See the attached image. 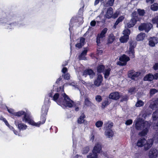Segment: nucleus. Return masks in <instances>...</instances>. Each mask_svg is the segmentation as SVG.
I'll return each mask as SVG.
<instances>
[{
	"instance_id": "1",
	"label": "nucleus",
	"mask_w": 158,
	"mask_h": 158,
	"mask_svg": "<svg viewBox=\"0 0 158 158\" xmlns=\"http://www.w3.org/2000/svg\"><path fill=\"white\" fill-rule=\"evenodd\" d=\"M61 91L62 96L59 97V93L55 94L53 97V100L61 106H63L69 108L72 107L73 106L74 102L71 100L69 97L65 93L63 88L59 87L57 89V91L59 92Z\"/></svg>"
},
{
	"instance_id": "2",
	"label": "nucleus",
	"mask_w": 158,
	"mask_h": 158,
	"mask_svg": "<svg viewBox=\"0 0 158 158\" xmlns=\"http://www.w3.org/2000/svg\"><path fill=\"white\" fill-rule=\"evenodd\" d=\"M102 149L101 144L100 143H97L94 147L93 153H90L87 156V158H98L97 153H100Z\"/></svg>"
},
{
	"instance_id": "3",
	"label": "nucleus",
	"mask_w": 158,
	"mask_h": 158,
	"mask_svg": "<svg viewBox=\"0 0 158 158\" xmlns=\"http://www.w3.org/2000/svg\"><path fill=\"white\" fill-rule=\"evenodd\" d=\"M48 108L46 105H43L41 110V115L40 116V121L39 122V125L45 123L46 118V115L47 114Z\"/></svg>"
},
{
	"instance_id": "4",
	"label": "nucleus",
	"mask_w": 158,
	"mask_h": 158,
	"mask_svg": "<svg viewBox=\"0 0 158 158\" xmlns=\"http://www.w3.org/2000/svg\"><path fill=\"white\" fill-rule=\"evenodd\" d=\"M131 33V31L129 29H127L124 30L123 31V36H121L119 40L121 43H127L129 39V35Z\"/></svg>"
},
{
	"instance_id": "5",
	"label": "nucleus",
	"mask_w": 158,
	"mask_h": 158,
	"mask_svg": "<svg viewBox=\"0 0 158 158\" xmlns=\"http://www.w3.org/2000/svg\"><path fill=\"white\" fill-rule=\"evenodd\" d=\"M108 30L107 28H104L101 31L100 33L98 34L96 37V43L98 46H99L101 43V39L106 37V34Z\"/></svg>"
},
{
	"instance_id": "6",
	"label": "nucleus",
	"mask_w": 158,
	"mask_h": 158,
	"mask_svg": "<svg viewBox=\"0 0 158 158\" xmlns=\"http://www.w3.org/2000/svg\"><path fill=\"white\" fill-rule=\"evenodd\" d=\"M146 125H148L146 122H144L142 118H139L135 123V127L137 130H141L145 127Z\"/></svg>"
},
{
	"instance_id": "7",
	"label": "nucleus",
	"mask_w": 158,
	"mask_h": 158,
	"mask_svg": "<svg viewBox=\"0 0 158 158\" xmlns=\"http://www.w3.org/2000/svg\"><path fill=\"white\" fill-rule=\"evenodd\" d=\"M130 59L129 57L125 54H123L119 58L120 61L117 62V64L121 66L126 65L127 64V62L129 61Z\"/></svg>"
},
{
	"instance_id": "8",
	"label": "nucleus",
	"mask_w": 158,
	"mask_h": 158,
	"mask_svg": "<svg viewBox=\"0 0 158 158\" xmlns=\"http://www.w3.org/2000/svg\"><path fill=\"white\" fill-rule=\"evenodd\" d=\"M152 25L150 23H141L138 27L139 30L140 31L144 30L146 32H148L151 30Z\"/></svg>"
},
{
	"instance_id": "9",
	"label": "nucleus",
	"mask_w": 158,
	"mask_h": 158,
	"mask_svg": "<svg viewBox=\"0 0 158 158\" xmlns=\"http://www.w3.org/2000/svg\"><path fill=\"white\" fill-rule=\"evenodd\" d=\"M136 43L135 42L133 41H130V47L128 52L129 56L131 58L135 57V50L134 48L136 47Z\"/></svg>"
},
{
	"instance_id": "10",
	"label": "nucleus",
	"mask_w": 158,
	"mask_h": 158,
	"mask_svg": "<svg viewBox=\"0 0 158 158\" xmlns=\"http://www.w3.org/2000/svg\"><path fill=\"white\" fill-rule=\"evenodd\" d=\"M141 74L140 72H136L133 70H131L128 72V77L133 80H135V78L138 77Z\"/></svg>"
},
{
	"instance_id": "11",
	"label": "nucleus",
	"mask_w": 158,
	"mask_h": 158,
	"mask_svg": "<svg viewBox=\"0 0 158 158\" xmlns=\"http://www.w3.org/2000/svg\"><path fill=\"white\" fill-rule=\"evenodd\" d=\"M15 124L20 130H25L27 127L26 125L22 123V121L21 120H15Z\"/></svg>"
},
{
	"instance_id": "12",
	"label": "nucleus",
	"mask_w": 158,
	"mask_h": 158,
	"mask_svg": "<svg viewBox=\"0 0 158 158\" xmlns=\"http://www.w3.org/2000/svg\"><path fill=\"white\" fill-rule=\"evenodd\" d=\"M148 44L151 47H154L156 44L158 43V38L155 37H150L148 39Z\"/></svg>"
},
{
	"instance_id": "13",
	"label": "nucleus",
	"mask_w": 158,
	"mask_h": 158,
	"mask_svg": "<svg viewBox=\"0 0 158 158\" xmlns=\"http://www.w3.org/2000/svg\"><path fill=\"white\" fill-rule=\"evenodd\" d=\"M83 75L85 77L88 75L90 78H93L95 75V73L91 69H87L84 70Z\"/></svg>"
},
{
	"instance_id": "14",
	"label": "nucleus",
	"mask_w": 158,
	"mask_h": 158,
	"mask_svg": "<svg viewBox=\"0 0 158 158\" xmlns=\"http://www.w3.org/2000/svg\"><path fill=\"white\" fill-rule=\"evenodd\" d=\"M103 80V77L101 74H98L97 78L95 80L94 84L97 86H99L101 85Z\"/></svg>"
},
{
	"instance_id": "15",
	"label": "nucleus",
	"mask_w": 158,
	"mask_h": 158,
	"mask_svg": "<svg viewBox=\"0 0 158 158\" xmlns=\"http://www.w3.org/2000/svg\"><path fill=\"white\" fill-rule=\"evenodd\" d=\"M158 155V151L155 149L152 148L149 153V158H156Z\"/></svg>"
},
{
	"instance_id": "16",
	"label": "nucleus",
	"mask_w": 158,
	"mask_h": 158,
	"mask_svg": "<svg viewBox=\"0 0 158 158\" xmlns=\"http://www.w3.org/2000/svg\"><path fill=\"white\" fill-rule=\"evenodd\" d=\"M120 97L119 93L117 92L111 93L109 96V98L114 100H118L119 98Z\"/></svg>"
},
{
	"instance_id": "17",
	"label": "nucleus",
	"mask_w": 158,
	"mask_h": 158,
	"mask_svg": "<svg viewBox=\"0 0 158 158\" xmlns=\"http://www.w3.org/2000/svg\"><path fill=\"white\" fill-rule=\"evenodd\" d=\"M153 141L152 139H148L146 142V143L144 144V149L145 151L148 150L152 146L153 144Z\"/></svg>"
},
{
	"instance_id": "18",
	"label": "nucleus",
	"mask_w": 158,
	"mask_h": 158,
	"mask_svg": "<svg viewBox=\"0 0 158 158\" xmlns=\"http://www.w3.org/2000/svg\"><path fill=\"white\" fill-rule=\"evenodd\" d=\"M113 123L112 122H110L108 121V122L104 123V129L106 130H111L113 126Z\"/></svg>"
},
{
	"instance_id": "19",
	"label": "nucleus",
	"mask_w": 158,
	"mask_h": 158,
	"mask_svg": "<svg viewBox=\"0 0 158 158\" xmlns=\"http://www.w3.org/2000/svg\"><path fill=\"white\" fill-rule=\"evenodd\" d=\"M146 141V140L144 138H141L139 139L137 143V146L139 147H143Z\"/></svg>"
},
{
	"instance_id": "20",
	"label": "nucleus",
	"mask_w": 158,
	"mask_h": 158,
	"mask_svg": "<svg viewBox=\"0 0 158 158\" xmlns=\"http://www.w3.org/2000/svg\"><path fill=\"white\" fill-rule=\"evenodd\" d=\"M85 39L83 37L80 38V42L77 43L75 45V46L78 48H81L85 44Z\"/></svg>"
},
{
	"instance_id": "21",
	"label": "nucleus",
	"mask_w": 158,
	"mask_h": 158,
	"mask_svg": "<svg viewBox=\"0 0 158 158\" xmlns=\"http://www.w3.org/2000/svg\"><path fill=\"white\" fill-rule=\"evenodd\" d=\"M137 22V20H135L134 19H131L127 23V26L128 28L127 29L133 27L136 24Z\"/></svg>"
},
{
	"instance_id": "22",
	"label": "nucleus",
	"mask_w": 158,
	"mask_h": 158,
	"mask_svg": "<svg viewBox=\"0 0 158 158\" xmlns=\"http://www.w3.org/2000/svg\"><path fill=\"white\" fill-rule=\"evenodd\" d=\"M113 9L111 7H110L107 9L106 14V16L108 19H110L112 16Z\"/></svg>"
},
{
	"instance_id": "23",
	"label": "nucleus",
	"mask_w": 158,
	"mask_h": 158,
	"mask_svg": "<svg viewBox=\"0 0 158 158\" xmlns=\"http://www.w3.org/2000/svg\"><path fill=\"white\" fill-rule=\"evenodd\" d=\"M150 107L153 110L158 108V98L153 101L152 103L150 104Z\"/></svg>"
},
{
	"instance_id": "24",
	"label": "nucleus",
	"mask_w": 158,
	"mask_h": 158,
	"mask_svg": "<svg viewBox=\"0 0 158 158\" xmlns=\"http://www.w3.org/2000/svg\"><path fill=\"white\" fill-rule=\"evenodd\" d=\"M105 66L103 64H98L97 67V72L98 73H101L104 71Z\"/></svg>"
},
{
	"instance_id": "25",
	"label": "nucleus",
	"mask_w": 158,
	"mask_h": 158,
	"mask_svg": "<svg viewBox=\"0 0 158 158\" xmlns=\"http://www.w3.org/2000/svg\"><path fill=\"white\" fill-rule=\"evenodd\" d=\"M115 40V37L113 34H110L108 36L107 40V44H110L112 43Z\"/></svg>"
},
{
	"instance_id": "26",
	"label": "nucleus",
	"mask_w": 158,
	"mask_h": 158,
	"mask_svg": "<svg viewBox=\"0 0 158 158\" xmlns=\"http://www.w3.org/2000/svg\"><path fill=\"white\" fill-rule=\"evenodd\" d=\"M153 75L152 73H149L146 75L143 78L144 81H151L153 80Z\"/></svg>"
},
{
	"instance_id": "27",
	"label": "nucleus",
	"mask_w": 158,
	"mask_h": 158,
	"mask_svg": "<svg viewBox=\"0 0 158 158\" xmlns=\"http://www.w3.org/2000/svg\"><path fill=\"white\" fill-rule=\"evenodd\" d=\"M110 103L111 102H110L109 100V99L107 98H106V99L102 102L101 106L102 108V109H105V108L109 105Z\"/></svg>"
},
{
	"instance_id": "28",
	"label": "nucleus",
	"mask_w": 158,
	"mask_h": 158,
	"mask_svg": "<svg viewBox=\"0 0 158 158\" xmlns=\"http://www.w3.org/2000/svg\"><path fill=\"white\" fill-rule=\"evenodd\" d=\"M145 36V33L141 32L137 35L136 40L138 41H142L144 39Z\"/></svg>"
},
{
	"instance_id": "29",
	"label": "nucleus",
	"mask_w": 158,
	"mask_h": 158,
	"mask_svg": "<svg viewBox=\"0 0 158 158\" xmlns=\"http://www.w3.org/2000/svg\"><path fill=\"white\" fill-rule=\"evenodd\" d=\"M85 118V116L84 114V113H82L77 119V123L80 124L83 123L85 121L84 118Z\"/></svg>"
},
{
	"instance_id": "30",
	"label": "nucleus",
	"mask_w": 158,
	"mask_h": 158,
	"mask_svg": "<svg viewBox=\"0 0 158 158\" xmlns=\"http://www.w3.org/2000/svg\"><path fill=\"white\" fill-rule=\"evenodd\" d=\"M87 50H84L79 56L80 60H84L85 59V56L86 55Z\"/></svg>"
},
{
	"instance_id": "31",
	"label": "nucleus",
	"mask_w": 158,
	"mask_h": 158,
	"mask_svg": "<svg viewBox=\"0 0 158 158\" xmlns=\"http://www.w3.org/2000/svg\"><path fill=\"white\" fill-rule=\"evenodd\" d=\"M105 133L106 135L107 136V137L109 138L112 137L114 135V133L112 129L106 130Z\"/></svg>"
},
{
	"instance_id": "32",
	"label": "nucleus",
	"mask_w": 158,
	"mask_h": 158,
	"mask_svg": "<svg viewBox=\"0 0 158 158\" xmlns=\"http://www.w3.org/2000/svg\"><path fill=\"white\" fill-rule=\"evenodd\" d=\"M148 131V127H146L142 131L139 133V135L141 136H143L147 135Z\"/></svg>"
},
{
	"instance_id": "33",
	"label": "nucleus",
	"mask_w": 158,
	"mask_h": 158,
	"mask_svg": "<svg viewBox=\"0 0 158 158\" xmlns=\"http://www.w3.org/2000/svg\"><path fill=\"white\" fill-rule=\"evenodd\" d=\"M111 70L110 68H109L107 69H106L105 70H104V74L105 78H107L109 76Z\"/></svg>"
},
{
	"instance_id": "34",
	"label": "nucleus",
	"mask_w": 158,
	"mask_h": 158,
	"mask_svg": "<svg viewBox=\"0 0 158 158\" xmlns=\"http://www.w3.org/2000/svg\"><path fill=\"white\" fill-rule=\"evenodd\" d=\"M92 104V103L89 100V99L87 97H86L85 98V101H84V105L85 106H90Z\"/></svg>"
},
{
	"instance_id": "35",
	"label": "nucleus",
	"mask_w": 158,
	"mask_h": 158,
	"mask_svg": "<svg viewBox=\"0 0 158 158\" xmlns=\"http://www.w3.org/2000/svg\"><path fill=\"white\" fill-rule=\"evenodd\" d=\"M151 9L153 11H156L158 10V3H155L151 6Z\"/></svg>"
},
{
	"instance_id": "36",
	"label": "nucleus",
	"mask_w": 158,
	"mask_h": 158,
	"mask_svg": "<svg viewBox=\"0 0 158 158\" xmlns=\"http://www.w3.org/2000/svg\"><path fill=\"white\" fill-rule=\"evenodd\" d=\"M25 113L24 111L22 110L19 111L17 112H15L14 113V116H15L20 117L23 115Z\"/></svg>"
},
{
	"instance_id": "37",
	"label": "nucleus",
	"mask_w": 158,
	"mask_h": 158,
	"mask_svg": "<svg viewBox=\"0 0 158 158\" xmlns=\"http://www.w3.org/2000/svg\"><path fill=\"white\" fill-rule=\"evenodd\" d=\"M138 13L137 14V12L135 11L133 12L132 14V18L131 19H134L135 20H137V21L138 19Z\"/></svg>"
},
{
	"instance_id": "38",
	"label": "nucleus",
	"mask_w": 158,
	"mask_h": 158,
	"mask_svg": "<svg viewBox=\"0 0 158 158\" xmlns=\"http://www.w3.org/2000/svg\"><path fill=\"white\" fill-rule=\"evenodd\" d=\"M89 151V146H87L83 148L82 152L83 154L87 153Z\"/></svg>"
},
{
	"instance_id": "39",
	"label": "nucleus",
	"mask_w": 158,
	"mask_h": 158,
	"mask_svg": "<svg viewBox=\"0 0 158 158\" xmlns=\"http://www.w3.org/2000/svg\"><path fill=\"white\" fill-rule=\"evenodd\" d=\"M115 0H108L105 4V6H112L114 4Z\"/></svg>"
},
{
	"instance_id": "40",
	"label": "nucleus",
	"mask_w": 158,
	"mask_h": 158,
	"mask_svg": "<svg viewBox=\"0 0 158 158\" xmlns=\"http://www.w3.org/2000/svg\"><path fill=\"white\" fill-rule=\"evenodd\" d=\"M137 11L138 14L140 16H143L145 13L144 10L140 9H138L137 10Z\"/></svg>"
},
{
	"instance_id": "41",
	"label": "nucleus",
	"mask_w": 158,
	"mask_h": 158,
	"mask_svg": "<svg viewBox=\"0 0 158 158\" xmlns=\"http://www.w3.org/2000/svg\"><path fill=\"white\" fill-rule=\"evenodd\" d=\"M29 124L33 126H39V125L38 124H37L33 120L31 119L30 118L28 120L27 122Z\"/></svg>"
},
{
	"instance_id": "42",
	"label": "nucleus",
	"mask_w": 158,
	"mask_h": 158,
	"mask_svg": "<svg viewBox=\"0 0 158 158\" xmlns=\"http://www.w3.org/2000/svg\"><path fill=\"white\" fill-rule=\"evenodd\" d=\"M144 102L141 100H139L135 104V106L137 107H140L144 105Z\"/></svg>"
},
{
	"instance_id": "43",
	"label": "nucleus",
	"mask_w": 158,
	"mask_h": 158,
	"mask_svg": "<svg viewBox=\"0 0 158 158\" xmlns=\"http://www.w3.org/2000/svg\"><path fill=\"white\" fill-rule=\"evenodd\" d=\"M103 122L102 121H98L95 123L96 126L98 128L101 127L103 124Z\"/></svg>"
},
{
	"instance_id": "44",
	"label": "nucleus",
	"mask_w": 158,
	"mask_h": 158,
	"mask_svg": "<svg viewBox=\"0 0 158 158\" xmlns=\"http://www.w3.org/2000/svg\"><path fill=\"white\" fill-rule=\"evenodd\" d=\"M24 116L23 118V120H25L26 122H27L30 118L29 116L27 114V113L25 112V113L23 114Z\"/></svg>"
},
{
	"instance_id": "45",
	"label": "nucleus",
	"mask_w": 158,
	"mask_h": 158,
	"mask_svg": "<svg viewBox=\"0 0 158 158\" xmlns=\"http://www.w3.org/2000/svg\"><path fill=\"white\" fill-rule=\"evenodd\" d=\"M153 119L154 120H156L158 118V111L156 110L153 112L152 115Z\"/></svg>"
},
{
	"instance_id": "46",
	"label": "nucleus",
	"mask_w": 158,
	"mask_h": 158,
	"mask_svg": "<svg viewBox=\"0 0 158 158\" xmlns=\"http://www.w3.org/2000/svg\"><path fill=\"white\" fill-rule=\"evenodd\" d=\"M124 17L123 16H120L117 19L116 21V23H118V24H119L120 22H122L124 19Z\"/></svg>"
},
{
	"instance_id": "47",
	"label": "nucleus",
	"mask_w": 158,
	"mask_h": 158,
	"mask_svg": "<svg viewBox=\"0 0 158 158\" xmlns=\"http://www.w3.org/2000/svg\"><path fill=\"white\" fill-rule=\"evenodd\" d=\"M95 99L98 102H100L102 100V97L100 95H97L95 97Z\"/></svg>"
},
{
	"instance_id": "48",
	"label": "nucleus",
	"mask_w": 158,
	"mask_h": 158,
	"mask_svg": "<svg viewBox=\"0 0 158 158\" xmlns=\"http://www.w3.org/2000/svg\"><path fill=\"white\" fill-rule=\"evenodd\" d=\"M157 92V90L155 89H150V94L151 95L155 94Z\"/></svg>"
},
{
	"instance_id": "49",
	"label": "nucleus",
	"mask_w": 158,
	"mask_h": 158,
	"mask_svg": "<svg viewBox=\"0 0 158 158\" xmlns=\"http://www.w3.org/2000/svg\"><path fill=\"white\" fill-rule=\"evenodd\" d=\"M152 22L154 23H158V15L152 19Z\"/></svg>"
},
{
	"instance_id": "50",
	"label": "nucleus",
	"mask_w": 158,
	"mask_h": 158,
	"mask_svg": "<svg viewBox=\"0 0 158 158\" xmlns=\"http://www.w3.org/2000/svg\"><path fill=\"white\" fill-rule=\"evenodd\" d=\"M128 96L127 95H125L124 96H123L122 97V99L120 100L121 102H123V101H126L128 100Z\"/></svg>"
},
{
	"instance_id": "51",
	"label": "nucleus",
	"mask_w": 158,
	"mask_h": 158,
	"mask_svg": "<svg viewBox=\"0 0 158 158\" xmlns=\"http://www.w3.org/2000/svg\"><path fill=\"white\" fill-rule=\"evenodd\" d=\"M132 120L131 119H128L126 121L125 124L127 125H129L132 124Z\"/></svg>"
},
{
	"instance_id": "52",
	"label": "nucleus",
	"mask_w": 158,
	"mask_h": 158,
	"mask_svg": "<svg viewBox=\"0 0 158 158\" xmlns=\"http://www.w3.org/2000/svg\"><path fill=\"white\" fill-rule=\"evenodd\" d=\"M6 108L7 109V110L8 111L10 114H12L14 115V113L15 112H14V110L11 108L9 109L6 106Z\"/></svg>"
},
{
	"instance_id": "53",
	"label": "nucleus",
	"mask_w": 158,
	"mask_h": 158,
	"mask_svg": "<svg viewBox=\"0 0 158 158\" xmlns=\"http://www.w3.org/2000/svg\"><path fill=\"white\" fill-rule=\"evenodd\" d=\"M64 78L66 80H69L70 78L69 75L68 73L65 74L64 75Z\"/></svg>"
},
{
	"instance_id": "54",
	"label": "nucleus",
	"mask_w": 158,
	"mask_h": 158,
	"mask_svg": "<svg viewBox=\"0 0 158 158\" xmlns=\"http://www.w3.org/2000/svg\"><path fill=\"white\" fill-rule=\"evenodd\" d=\"M153 68L155 70H158V63H155V64L153 65Z\"/></svg>"
},
{
	"instance_id": "55",
	"label": "nucleus",
	"mask_w": 158,
	"mask_h": 158,
	"mask_svg": "<svg viewBox=\"0 0 158 158\" xmlns=\"http://www.w3.org/2000/svg\"><path fill=\"white\" fill-rule=\"evenodd\" d=\"M119 14V13L118 12H116L114 13L113 15H112V17H113V18L115 19L118 17Z\"/></svg>"
},
{
	"instance_id": "56",
	"label": "nucleus",
	"mask_w": 158,
	"mask_h": 158,
	"mask_svg": "<svg viewBox=\"0 0 158 158\" xmlns=\"http://www.w3.org/2000/svg\"><path fill=\"white\" fill-rule=\"evenodd\" d=\"M135 89V87H132L130 88L128 90V92L130 93H132L133 92Z\"/></svg>"
},
{
	"instance_id": "57",
	"label": "nucleus",
	"mask_w": 158,
	"mask_h": 158,
	"mask_svg": "<svg viewBox=\"0 0 158 158\" xmlns=\"http://www.w3.org/2000/svg\"><path fill=\"white\" fill-rule=\"evenodd\" d=\"M96 24V22L94 20L91 21L90 23V25L91 26L94 27L95 26Z\"/></svg>"
},
{
	"instance_id": "58",
	"label": "nucleus",
	"mask_w": 158,
	"mask_h": 158,
	"mask_svg": "<svg viewBox=\"0 0 158 158\" xmlns=\"http://www.w3.org/2000/svg\"><path fill=\"white\" fill-rule=\"evenodd\" d=\"M62 72L64 73H65L68 71L66 67H64L62 70Z\"/></svg>"
},
{
	"instance_id": "59",
	"label": "nucleus",
	"mask_w": 158,
	"mask_h": 158,
	"mask_svg": "<svg viewBox=\"0 0 158 158\" xmlns=\"http://www.w3.org/2000/svg\"><path fill=\"white\" fill-rule=\"evenodd\" d=\"M153 79L157 80L158 79V73H156L153 75Z\"/></svg>"
},
{
	"instance_id": "60",
	"label": "nucleus",
	"mask_w": 158,
	"mask_h": 158,
	"mask_svg": "<svg viewBox=\"0 0 158 158\" xmlns=\"http://www.w3.org/2000/svg\"><path fill=\"white\" fill-rule=\"evenodd\" d=\"M154 0H146V2L148 3L150 2L151 4H152L154 3Z\"/></svg>"
},
{
	"instance_id": "61",
	"label": "nucleus",
	"mask_w": 158,
	"mask_h": 158,
	"mask_svg": "<svg viewBox=\"0 0 158 158\" xmlns=\"http://www.w3.org/2000/svg\"><path fill=\"white\" fill-rule=\"evenodd\" d=\"M61 80V78L60 77L57 79L56 81V83L58 84L59 83L60 81Z\"/></svg>"
},
{
	"instance_id": "62",
	"label": "nucleus",
	"mask_w": 158,
	"mask_h": 158,
	"mask_svg": "<svg viewBox=\"0 0 158 158\" xmlns=\"http://www.w3.org/2000/svg\"><path fill=\"white\" fill-rule=\"evenodd\" d=\"M0 120L3 121L4 122L6 120V119L3 116H1L0 117Z\"/></svg>"
},
{
	"instance_id": "63",
	"label": "nucleus",
	"mask_w": 158,
	"mask_h": 158,
	"mask_svg": "<svg viewBox=\"0 0 158 158\" xmlns=\"http://www.w3.org/2000/svg\"><path fill=\"white\" fill-rule=\"evenodd\" d=\"M100 0H95L94 2V5H96L98 4Z\"/></svg>"
},
{
	"instance_id": "64",
	"label": "nucleus",
	"mask_w": 158,
	"mask_h": 158,
	"mask_svg": "<svg viewBox=\"0 0 158 158\" xmlns=\"http://www.w3.org/2000/svg\"><path fill=\"white\" fill-rule=\"evenodd\" d=\"M4 122L5 123L7 127H8V126H9L10 124H9V123H8V121L6 120Z\"/></svg>"
}]
</instances>
